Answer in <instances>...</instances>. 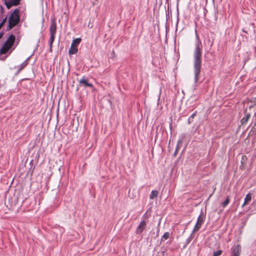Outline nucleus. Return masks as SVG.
Here are the masks:
<instances>
[{
  "mask_svg": "<svg viewBox=\"0 0 256 256\" xmlns=\"http://www.w3.org/2000/svg\"><path fill=\"white\" fill-rule=\"evenodd\" d=\"M202 44L198 38L195 42V49L194 52V82H197L198 80L199 74L200 72L202 64Z\"/></svg>",
  "mask_w": 256,
  "mask_h": 256,
  "instance_id": "nucleus-1",
  "label": "nucleus"
},
{
  "mask_svg": "<svg viewBox=\"0 0 256 256\" xmlns=\"http://www.w3.org/2000/svg\"><path fill=\"white\" fill-rule=\"evenodd\" d=\"M20 12V10L18 8H16L14 10V11L11 14L9 18H8V30H10L14 28V26L17 25L20 22V16L18 15V13Z\"/></svg>",
  "mask_w": 256,
  "mask_h": 256,
  "instance_id": "nucleus-2",
  "label": "nucleus"
},
{
  "mask_svg": "<svg viewBox=\"0 0 256 256\" xmlns=\"http://www.w3.org/2000/svg\"><path fill=\"white\" fill-rule=\"evenodd\" d=\"M15 40V36L13 34L10 35L0 49V54H6L12 46Z\"/></svg>",
  "mask_w": 256,
  "mask_h": 256,
  "instance_id": "nucleus-3",
  "label": "nucleus"
},
{
  "mask_svg": "<svg viewBox=\"0 0 256 256\" xmlns=\"http://www.w3.org/2000/svg\"><path fill=\"white\" fill-rule=\"evenodd\" d=\"M56 30V24L54 20H52L50 26V49L52 50V44L55 38V34Z\"/></svg>",
  "mask_w": 256,
  "mask_h": 256,
  "instance_id": "nucleus-4",
  "label": "nucleus"
},
{
  "mask_svg": "<svg viewBox=\"0 0 256 256\" xmlns=\"http://www.w3.org/2000/svg\"><path fill=\"white\" fill-rule=\"evenodd\" d=\"M204 218V216L203 213L202 212L197 219L196 223L193 230V232L200 230Z\"/></svg>",
  "mask_w": 256,
  "mask_h": 256,
  "instance_id": "nucleus-5",
  "label": "nucleus"
},
{
  "mask_svg": "<svg viewBox=\"0 0 256 256\" xmlns=\"http://www.w3.org/2000/svg\"><path fill=\"white\" fill-rule=\"evenodd\" d=\"M20 0H4V4L8 9L12 6H16L20 4Z\"/></svg>",
  "mask_w": 256,
  "mask_h": 256,
  "instance_id": "nucleus-6",
  "label": "nucleus"
},
{
  "mask_svg": "<svg viewBox=\"0 0 256 256\" xmlns=\"http://www.w3.org/2000/svg\"><path fill=\"white\" fill-rule=\"evenodd\" d=\"M146 226V222L144 220H142L138 227L137 228L136 232L137 234H141L143 230L145 229Z\"/></svg>",
  "mask_w": 256,
  "mask_h": 256,
  "instance_id": "nucleus-7",
  "label": "nucleus"
},
{
  "mask_svg": "<svg viewBox=\"0 0 256 256\" xmlns=\"http://www.w3.org/2000/svg\"><path fill=\"white\" fill-rule=\"evenodd\" d=\"M240 246H236L232 248L231 256H239L240 254Z\"/></svg>",
  "mask_w": 256,
  "mask_h": 256,
  "instance_id": "nucleus-8",
  "label": "nucleus"
},
{
  "mask_svg": "<svg viewBox=\"0 0 256 256\" xmlns=\"http://www.w3.org/2000/svg\"><path fill=\"white\" fill-rule=\"evenodd\" d=\"M79 83L80 85L84 86V87H92V84L88 83V80L84 78H82L79 80Z\"/></svg>",
  "mask_w": 256,
  "mask_h": 256,
  "instance_id": "nucleus-9",
  "label": "nucleus"
},
{
  "mask_svg": "<svg viewBox=\"0 0 256 256\" xmlns=\"http://www.w3.org/2000/svg\"><path fill=\"white\" fill-rule=\"evenodd\" d=\"M30 58V57L27 58V59L24 62L18 66V73L20 71H21L24 68H25L26 66V65L28 64V60H29Z\"/></svg>",
  "mask_w": 256,
  "mask_h": 256,
  "instance_id": "nucleus-10",
  "label": "nucleus"
},
{
  "mask_svg": "<svg viewBox=\"0 0 256 256\" xmlns=\"http://www.w3.org/2000/svg\"><path fill=\"white\" fill-rule=\"evenodd\" d=\"M78 52V48L76 46L71 44L70 48L68 50V52L70 54H76Z\"/></svg>",
  "mask_w": 256,
  "mask_h": 256,
  "instance_id": "nucleus-11",
  "label": "nucleus"
},
{
  "mask_svg": "<svg viewBox=\"0 0 256 256\" xmlns=\"http://www.w3.org/2000/svg\"><path fill=\"white\" fill-rule=\"evenodd\" d=\"M252 199V196L250 194H248L246 195V196L244 198V204L242 205V207H244L245 205H246L248 202H250Z\"/></svg>",
  "mask_w": 256,
  "mask_h": 256,
  "instance_id": "nucleus-12",
  "label": "nucleus"
},
{
  "mask_svg": "<svg viewBox=\"0 0 256 256\" xmlns=\"http://www.w3.org/2000/svg\"><path fill=\"white\" fill-rule=\"evenodd\" d=\"M158 195V192L157 190H152L150 194V198L151 200H153L154 198H156Z\"/></svg>",
  "mask_w": 256,
  "mask_h": 256,
  "instance_id": "nucleus-13",
  "label": "nucleus"
},
{
  "mask_svg": "<svg viewBox=\"0 0 256 256\" xmlns=\"http://www.w3.org/2000/svg\"><path fill=\"white\" fill-rule=\"evenodd\" d=\"M250 114H247L245 116H244L242 120H241V122L242 124H246L248 120L250 119Z\"/></svg>",
  "mask_w": 256,
  "mask_h": 256,
  "instance_id": "nucleus-14",
  "label": "nucleus"
},
{
  "mask_svg": "<svg viewBox=\"0 0 256 256\" xmlns=\"http://www.w3.org/2000/svg\"><path fill=\"white\" fill-rule=\"evenodd\" d=\"M80 38H76L72 40L71 44L77 47V46L80 43Z\"/></svg>",
  "mask_w": 256,
  "mask_h": 256,
  "instance_id": "nucleus-15",
  "label": "nucleus"
},
{
  "mask_svg": "<svg viewBox=\"0 0 256 256\" xmlns=\"http://www.w3.org/2000/svg\"><path fill=\"white\" fill-rule=\"evenodd\" d=\"M196 116V112L192 114L188 118V124H190L193 121V118H194V116Z\"/></svg>",
  "mask_w": 256,
  "mask_h": 256,
  "instance_id": "nucleus-16",
  "label": "nucleus"
},
{
  "mask_svg": "<svg viewBox=\"0 0 256 256\" xmlns=\"http://www.w3.org/2000/svg\"><path fill=\"white\" fill-rule=\"evenodd\" d=\"M230 199L228 198H227L222 203V205L224 208L226 207L229 203Z\"/></svg>",
  "mask_w": 256,
  "mask_h": 256,
  "instance_id": "nucleus-17",
  "label": "nucleus"
},
{
  "mask_svg": "<svg viewBox=\"0 0 256 256\" xmlns=\"http://www.w3.org/2000/svg\"><path fill=\"white\" fill-rule=\"evenodd\" d=\"M222 250H218L216 252H214L213 256H220L222 254Z\"/></svg>",
  "mask_w": 256,
  "mask_h": 256,
  "instance_id": "nucleus-18",
  "label": "nucleus"
},
{
  "mask_svg": "<svg viewBox=\"0 0 256 256\" xmlns=\"http://www.w3.org/2000/svg\"><path fill=\"white\" fill-rule=\"evenodd\" d=\"M170 236V232H166L163 236L162 238H164V240H168Z\"/></svg>",
  "mask_w": 256,
  "mask_h": 256,
  "instance_id": "nucleus-19",
  "label": "nucleus"
},
{
  "mask_svg": "<svg viewBox=\"0 0 256 256\" xmlns=\"http://www.w3.org/2000/svg\"><path fill=\"white\" fill-rule=\"evenodd\" d=\"M178 148H179V147H178V145L176 148V150H175V152L174 154V156H176L178 154Z\"/></svg>",
  "mask_w": 256,
  "mask_h": 256,
  "instance_id": "nucleus-20",
  "label": "nucleus"
},
{
  "mask_svg": "<svg viewBox=\"0 0 256 256\" xmlns=\"http://www.w3.org/2000/svg\"><path fill=\"white\" fill-rule=\"evenodd\" d=\"M6 20H7V18L6 16L4 18H3L2 20L0 22L2 23V24L4 25L5 24V22H6Z\"/></svg>",
  "mask_w": 256,
  "mask_h": 256,
  "instance_id": "nucleus-21",
  "label": "nucleus"
},
{
  "mask_svg": "<svg viewBox=\"0 0 256 256\" xmlns=\"http://www.w3.org/2000/svg\"><path fill=\"white\" fill-rule=\"evenodd\" d=\"M3 35H4L3 32H2L0 33V39L2 37Z\"/></svg>",
  "mask_w": 256,
  "mask_h": 256,
  "instance_id": "nucleus-22",
  "label": "nucleus"
},
{
  "mask_svg": "<svg viewBox=\"0 0 256 256\" xmlns=\"http://www.w3.org/2000/svg\"><path fill=\"white\" fill-rule=\"evenodd\" d=\"M254 117H255V120H256L254 124L256 125V113L254 114Z\"/></svg>",
  "mask_w": 256,
  "mask_h": 256,
  "instance_id": "nucleus-23",
  "label": "nucleus"
},
{
  "mask_svg": "<svg viewBox=\"0 0 256 256\" xmlns=\"http://www.w3.org/2000/svg\"><path fill=\"white\" fill-rule=\"evenodd\" d=\"M168 0H167V1H168Z\"/></svg>",
  "mask_w": 256,
  "mask_h": 256,
  "instance_id": "nucleus-24",
  "label": "nucleus"
}]
</instances>
